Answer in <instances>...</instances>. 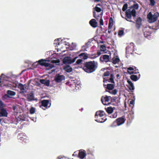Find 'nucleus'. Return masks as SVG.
I'll use <instances>...</instances> for the list:
<instances>
[{
    "label": "nucleus",
    "mask_w": 159,
    "mask_h": 159,
    "mask_svg": "<svg viewBox=\"0 0 159 159\" xmlns=\"http://www.w3.org/2000/svg\"><path fill=\"white\" fill-rule=\"evenodd\" d=\"M83 61V60L82 59H78L76 61L75 64V65H79V64H81Z\"/></svg>",
    "instance_id": "obj_35"
},
{
    "label": "nucleus",
    "mask_w": 159,
    "mask_h": 159,
    "mask_svg": "<svg viewBox=\"0 0 159 159\" xmlns=\"http://www.w3.org/2000/svg\"><path fill=\"white\" fill-rule=\"evenodd\" d=\"M86 155L85 151L80 152L79 153V156L81 159L84 158Z\"/></svg>",
    "instance_id": "obj_27"
},
{
    "label": "nucleus",
    "mask_w": 159,
    "mask_h": 159,
    "mask_svg": "<svg viewBox=\"0 0 159 159\" xmlns=\"http://www.w3.org/2000/svg\"><path fill=\"white\" fill-rule=\"evenodd\" d=\"M105 110L106 112L108 114H111L112 112L113 109L111 107H109L107 108H105Z\"/></svg>",
    "instance_id": "obj_29"
},
{
    "label": "nucleus",
    "mask_w": 159,
    "mask_h": 159,
    "mask_svg": "<svg viewBox=\"0 0 159 159\" xmlns=\"http://www.w3.org/2000/svg\"><path fill=\"white\" fill-rule=\"evenodd\" d=\"M131 7L133 8L132 10H131L130 9H128L126 10L125 15L127 18L126 19L128 21L135 23V22H134L130 20L132 18V16L134 17H135L136 16V12L135 9H138L139 5L137 3L134 4Z\"/></svg>",
    "instance_id": "obj_3"
},
{
    "label": "nucleus",
    "mask_w": 159,
    "mask_h": 159,
    "mask_svg": "<svg viewBox=\"0 0 159 159\" xmlns=\"http://www.w3.org/2000/svg\"><path fill=\"white\" fill-rule=\"evenodd\" d=\"M7 93L8 95L11 96H14L16 94V93L15 92L10 90H8L7 91Z\"/></svg>",
    "instance_id": "obj_30"
},
{
    "label": "nucleus",
    "mask_w": 159,
    "mask_h": 159,
    "mask_svg": "<svg viewBox=\"0 0 159 159\" xmlns=\"http://www.w3.org/2000/svg\"><path fill=\"white\" fill-rule=\"evenodd\" d=\"M26 95L27 100L29 102H30L36 100V99L34 98V94L33 93H30L29 94H27Z\"/></svg>",
    "instance_id": "obj_13"
},
{
    "label": "nucleus",
    "mask_w": 159,
    "mask_h": 159,
    "mask_svg": "<svg viewBox=\"0 0 159 159\" xmlns=\"http://www.w3.org/2000/svg\"><path fill=\"white\" fill-rule=\"evenodd\" d=\"M35 109L34 107H31L30 110V114H33L35 113Z\"/></svg>",
    "instance_id": "obj_31"
},
{
    "label": "nucleus",
    "mask_w": 159,
    "mask_h": 159,
    "mask_svg": "<svg viewBox=\"0 0 159 159\" xmlns=\"http://www.w3.org/2000/svg\"><path fill=\"white\" fill-rule=\"evenodd\" d=\"M130 45H131V46H132V47L133 48H134V44L133 43H130Z\"/></svg>",
    "instance_id": "obj_49"
},
{
    "label": "nucleus",
    "mask_w": 159,
    "mask_h": 159,
    "mask_svg": "<svg viewBox=\"0 0 159 159\" xmlns=\"http://www.w3.org/2000/svg\"><path fill=\"white\" fill-rule=\"evenodd\" d=\"M94 9L98 12H100L102 11V9L100 7H98L97 6H96V7L94 8Z\"/></svg>",
    "instance_id": "obj_34"
},
{
    "label": "nucleus",
    "mask_w": 159,
    "mask_h": 159,
    "mask_svg": "<svg viewBox=\"0 0 159 159\" xmlns=\"http://www.w3.org/2000/svg\"><path fill=\"white\" fill-rule=\"evenodd\" d=\"M99 23H100V25L102 26V25H104V22H103V19H102V17H101V18L100 19Z\"/></svg>",
    "instance_id": "obj_41"
},
{
    "label": "nucleus",
    "mask_w": 159,
    "mask_h": 159,
    "mask_svg": "<svg viewBox=\"0 0 159 159\" xmlns=\"http://www.w3.org/2000/svg\"><path fill=\"white\" fill-rule=\"evenodd\" d=\"M151 33H152V32L151 31H149V32H148V33H147V34H148V35H150V34H151Z\"/></svg>",
    "instance_id": "obj_48"
},
{
    "label": "nucleus",
    "mask_w": 159,
    "mask_h": 159,
    "mask_svg": "<svg viewBox=\"0 0 159 159\" xmlns=\"http://www.w3.org/2000/svg\"><path fill=\"white\" fill-rule=\"evenodd\" d=\"M100 60L102 62H108L110 60L109 56L107 55H102L100 57Z\"/></svg>",
    "instance_id": "obj_12"
},
{
    "label": "nucleus",
    "mask_w": 159,
    "mask_h": 159,
    "mask_svg": "<svg viewBox=\"0 0 159 159\" xmlns=\"http://www.w3.org/2000/svg\"><path fill=\"white\" fill-rule=\"evenodd\" d=\"M120 76V75L119 74H117L116 75V77L117 78V79H119V77Z\"/></svg>",
    "instance_id": "obj_50"
},
{
    "label": "nucleus",
    "mask_w": 159,
    "mask_h": 159,
    "mask_svg": "<svg viewBox=\"0 0 159 159\" xmlns=\"http://www.w3.org/2000/svg\"><path fill=\"white\" fill-rule=\"evenodd\" d=\"M78 57H75L72 58L70 57H65L63 60V63L64 64H69L75 62Z\"/></svg>",
    "instance_id": "obj_6"
},
{
    "label": "nucleus",
    "mask_w": 159,
    "mask_h": 159,
    "mask_svg": "<svg viewBox=\"0 0 159 159\" xmlns=\"http://www.w3.org/2000/svg\"><path fill=\"white\" fill-rule=\"evenodd\" d=\"M120 60L118 56L113 57L112 59V62L114 64H116L119 62Z\"/></svg>",
    "instance_id": "obj_24"
},
{
    "label": "nucleus",
    "mask_w": 159,
    "mask_h": 159,
    "mask_svg": "<svg viewBox=\"0 0 159 159\" xmlns=\"http://www.w3.org/2000/svg\"><path fill=\"white\" fill-rule=\"evenodd\" d=\"M103 85H104V86H106V85L105 84H103Z\"/></svg>",
    "instance_id": "obj_59"
},
{
    "label": "nucleus",
    "mask_w": 159,
    "mask_h": 159,
    "mask_svg": "<svg viewBox=\"0 0 159 159\" xmlns=\"http://www.w3.org/2000/svg\"><path fill=\"white\" fill-rule=\"evenodd\" d=\"M98 6H100L101 5L100 4H97L96 6H97V7Z\"/></svg>",
    "instance_id": "obj_55"
},
{
    "label": "nucleus",
    "mask_w": 159,
    "mask_h": 159,
    "mask_svg": "<svg viewBox=\"0 0 159 159\" xmlns=\"http://www.w3.org/2000/svg\"><path fill=\"white\" fill-rule=\"evenodd\" d=\"M97 68V66L94 61L85 62L82 67L84 70L88 73L93 72Z\"/></svg>",
    "instance_id": "obj_2"
},
{
    "label": "nucleus",
    "mask_w": 159,
    "mask_h": 159,
    "mask_svg": "<svg viewBox=\"0 0 159 159\" xmlns=\"http://www.w3.org/2000/svg\"><path fill=\"white\" fill-rule=\"evenodd\" d=\"M18 138L21 140L24 141L25 139H26L27 137L22 134H19L18 136Z\"/></svg>",
    "instance_id": "obj_23"
},
{
    "label": "nucleus",
    "mask_w": 159,
    "mask_h": 159,
    "mask_svg": "<svg viewBox=\"0 0 159 159\" xmlns=\"http://www.w3.org/2000/svg\"><path fill=\"white\" fill-rule=\"evenodd\" d=\"M150 1L149 5L151 6H153L155 5L156 2L155 0H149Z\"/></svg>",
    "instance_id": "obj_32"
},
{
    "label": "nucleus",
    "mask_w": 159,
    "mask_h": 159,
    "mask_svg": "<svg viewBox=\"0 0 159 159\" xmlns=\"http://www.w3.org/2000/svg\"><path fill=\"white\" fill-rule=\"evenodd\" d=\"M126 120L125 116H124L117 118L115 121H114L112 124L111 126L112 127H116L118 126H120L123 124Z\"/></svg>",
    "instance_id": "obj_4"
},
{
    "label": "nucleus",
    "mask_w": 159,
    "mask_h": 159,
    "mask_svg": "<svg viewBox=\"0 0 159 159\" xmlns=\"http://www.w3.org/2000/svg\"><path fill=\"white\" fill-rule=\"evenodd\" d=\"M5 107V105L1 100H0V110Z\"/></svg>",
    "instance_id": "obj_36"
},
{
    "label": "nucleus",
    "mask_w": 159,
    "mask_h": 159,
    "mask_svg": "<svg viewBox=\"0 0 159 159\" xmlns=\"http://www.w3.org/2000/svg\"><path fill=\"white\" fill-rule=\"evenodd\" d=\"M128 7V4L127 3H125L123 5V7L122 10L123 11H125L127 9Z\"/></svg>",
    "instance_id": "obj_37"
},
{
    "label": "nucleus",
    "mask_w": 159,
    "mask_h": 159,
    "mask_svg": "<svg viewBox=\"0 0 159 159\" xmlns=\"http://www.w3.org/2000/svg\"><path fill=\"white\" fill-rule=\"evenodd\" d=\"M1 111L0 112V116L7 117L8 113L6 110L3 108L0 110Z\"/></svg>",
    "instance_id": "obj_18"
},
{
    "label": "nucleus",
    "mask_w": 159,
    "mask_h": 159,
    "mask_svg": "<svg viewBox=\"0 0 159 159\" xmlns=\"http://www.w3.org/2000/svg\"><path fill=\"white\" fill-rule=\"evenodd\" d=\"M110 30V29H108V33L109 34L110 33H111V30Z\"/></svg>",
    "instance_id": "obj_53"
},
{
    "label": "nucleus",
    "mask_w": 159,
    "mask_h": 159,
    "mask_svg": "<svg viewBox=\"0 0 159 159\" xmlns=\"http://www.w3.org/2000/svg\"><path fill=\"white\" fill-rule=\"evenodd\" d=\"M159 15V13L157 12H156L154 15H152L151 12H150L147 15V17L151 22H154L157 20Z\"/></svg>",
    "instance_id": "obj_7"
},
{
    "label": "nucleus",
    "mask_w": 159,
    "mask_h": 159,
    "mask_svg": "<svg viewBox=\"0 0 159 159\" xmlns=\"http://www.w3.org/2000/svg\"><path fill=\"white\" fill-rule=\"evenodd\" d=\"M117 112H115L113 114L111 115L110 116V117L111 118H116L117 117Z\"/></svg>",
    "instance_id": "obj_38"
},
{
    "label": "nucleus",
    "mask_w": 159,
    "mask_h": 159,
    "mask_svg": "<svg viewBox=\"0 0 159 159\" xmlns=\"http://www.w3.org/2000/svg\"><path fill=\"white\" fill-rule=\"evenodd\" d=\"M64 69L67 72H70L72 71V68L69 65L64 66Z\"/></svg>",
    "instance_id": "obj_25"
},
{
    "label": "nucleus",
    "mask_w": 159,
    "mask_h": 159,
    "mask_svg": "<svg viewBox=\"0 0 159 159\" xmlns=\"http://www.w3.org/2000/svg\"><path fill=\"white\" fill-rule=\"evenodd\" d=\"M65 79V76L63 75H61L59 74H57L55 77L54 80L57 83H61Z\"/></svg>",
    "instance_id": "obj_9"
},
{
    "label": "nucleus",
    "mask_w": 159,
    "mask_h": 159,
    "mask_svg": "<svg viewBox=\"0 0 159 159\" xmlns=\"http://www.w3.org/2000/svg\"><path fill=\"white\" fill-rule=\"evenodd\" d=\"M18 87L21 91L20 92V93H24L25 92V89L24 86L22 84H19Z\"/></svg>",
    "instance_id": "obj_22"
},
{
    "label": "nucleus",
    "mask_w": 159,
    "mask_h": 159,
    "mask_svg": "<svg viewBox=\"0 0 159 159\" xmlns=\"http://www.w3.org/2000/svg\"><path fill=\"white\" fill-rule=\"evenodd\" d=\"M46 80H44V79H41L40 80V82L41 84H45V82H46Z\"/></svg>",
    "instance_id": "obj_44"
},
{
    "label": "nucleus",
    "mask_w": 159,
    "mask_h": 159,
    "mask_svg": "<svg viewBox=\"0 0 159 159\" xmlns=\"http://www.w3.org/2000/svg\"><path fill=\"white\" fill-rule=\"evenodd\" d=\"M144 35H145V37H147V36H146V35H145V33H144Z\"/></svg>",
    "instance_id": "obj_58"
},
{
    "label": "nucleus",
    "mask_w": 159,
    "mask_h": 159,
    "mask_svg": "<svg viewBox=\"0 0 159 159\" xmlns=\"http://www.w3.org/2000/svg\"><path fill=\"white\" fill-rule=\"evenodd\" d=\"M36 63H34L33 64V65L34 66V65H35V64H36Z\"/></svg>",
    "instance_id": "obj_57"
},
{
    "label": "nucleus",
    "mask_w": 159,
    "mask_h": 159,
    "mask_svg": "<svg viewBox=\"0 0 159 159\" xmlns=\"http://www.w3.org/2000/svg\"><path fill=\"white\" fill-rule=\"evenodd\" d=\"M110 75V78L109 79H107L106 78H103V82L104 83L107 82L111 83L113 84H108L107 85L106 89L109 90H111L113 89L115 86V82L114 79L115 77L113 74H111L110 72L109 71H107L105 72L103 75V77L108 76Z\"/></svg>",
    "instance_id": "obj_1"
},
{
    "label": "nucleus",
    "mask_w": 159,
    "mask_h": 159,
    "mask_svg": "<svg viewBox=\"0 0 159 159\" xmlns=\"http://www.w3.org/2000/svg\"><path fill=\"white\" fill-rule=\"evenodd\" d=\"M127 72L129 74L139 73L138 69L136 70V68L135 66L134 67H130L128 68L127 69Z\"/></svg>",
    "instance_id": "obj_10"
},
{
    "label": "nucleus",
    "mask_w": 159,
    "mask_h": 159,
    "mask_svg": "<svg viewBox=\"0 0 159 159\" xmlns=\"http://www.w3.org/2000/svg\"><path fill=\"white\" fill-rule=\"evenodd\" d=\"M100 43H104V41H102L101 42H100Z\"/></svg>",
    "instance_id": "obj_56"
},
{
    "label": "nucleus",
    "mask_w": 159,
    "mask_h": 159,
    "mask_svg": "<svg viewBox=\"0 0 159 159\" xmlns=\"http://www.w3.org/2000/svg\"><path fill=\"white\" fill-rule=\"evenodd\" d=\"M124 34V31L123 30H119L118 32V35L120 37H121Z\"/></svg>",
    "instance_id": "obj_33"
},
{
    "label": "nucleus",
    "mask_w": 159,
    "mask_h": 159,
    "mask_svg": "<svg viewBox=\"0 0 159 159\" xmlns=\"http://www.w3.org/2000/svg\"><path fill=\"white\" fill-rule=\"evenodd\" d=\"M112 99V98L111 96L106 95L103 98H101V101L104 105H107L109 104V102L110 100Z\"/></svg>",
    "instance_id": "obj_11"
},
{
    "label": "nucleus",
    "mask_w": 159,
    "mask_h": 159,
    "mask_svg": "<svg viewBox=\"0 0 159 159\" xmlns=\"http://www.w3.org/2000/svg\"><path fill=\"white\" fill-rule=\"evenodd\" d=\"M94 1L95 2H99L100 1V0H94Z\"/></svg>",
    "instance_id": "obj_51"
},
{
    "label": "nucleus",
    "mask_w": 159,
    "mask_h": 159,
    "mask_svg": "<svg viewBox=\"0 0 159 159\" xmlns=\"http://www.w3.org/2000/svg\"><path fill=\"white\" fill-rule=\"evenodd\" d=\"M113 25V19L112 17H111L109 19L108 29H111L112 28Z\"/></svg>",
    "instance_id": "obj_28"
},
{
    "label": "nucleus",
    "mask_w": 159,
    "mask_h": 159,
    "mask_svg": "<svg viewBox=\"0 0 159 159\" xmlns=\"http://www.w3.org/2000/svg\"><path fill=\"white\" fill-rule=\"evenodd\" d=\"M60 62V60L59 59H57L56 60H52L51 61V62L53 63H59Z\"/></svg>",
    "instance_id": "obj_39"
},
{
    "label": "nucleus",
    "mask_w": 159,
    "mask_h": 159,
    "mask_svg": "<svg viewBox=\"0 0 159 159\" xmlns=\"http://www.w3.org/2000/svg\"><path fill=\"white\" fill-rule=\"evenodd\" d=\"M140 74H139L138 76L134 75H131L130 76V78L134 81H136L138 80L140 77Z\"/></svg>",
    "instance_id": "obj_20"
},
{
    "label": "nucleus",
    "mask_w": 159,
    "mask_h": 159,
    "mask_svg": "<svg viewBox=\"0 0 159 159\" xmlns=\"http://www.w3.org/2000/svg\"><path fill=\"white\" fill-rule=\"evenodd\" d=\"M127 82L128 83V86L129 89L131 90V91L132 92V90H133L134 89V87L133 83L130 81L127 80Z\"/></svg>",
    "instance_id": "obj_21"
},
{
    "label": "nucleus",
    "mask_w": 159,
    "mask_h": 159,
    "mask_svg": "<svg viewBox=\"0 0 159 159\" xmlns=\"http://www.w3.org/2000/svg\"><path fill=\"white\" fill-rule=\"evenodd\" d=\"M105 112L103 111H99L96 112L95 118H96L98 116L103 117L105 116Z\"/></svg>",
    "instance_id": "obj_16"
},
{
    "label": "nucleus",
    "mask_w": 159,
    "mask_h": 159,
    "mask_svg": "<svg viewBox=\"0 0 159 159\" xmlns=\"http://www.w3.org/2000/svg\"><path fill=\"white\" fill-rule=\"evenodd\" d=\"M12 108L13 110H14V111H15L16 109H17V107L15 106H13Z\"/></svg>",
    "instance_id": "obj_47"
},
{
    "label": "nucleus",
    "mask_w": 159,
    "mask_h": 159,
    "mask_svg": "<svg viewBox=\"0 0 159 159\" xmlns=\"http://www.w3.org/2000/svg\"><path fill=\"white\" fill-rule=\"evenodd\" d=\"M89 24L93 28H95L98 26V23L94 19H92L90 20Z\"/></svg>",
    "instance_id": "obj_14"
},
{
    "label": "nucleus",
    "mask_w": 159,
    "mask_h": 159,
    "mask_svg": "<svg viewBox=\"0 0 159 159\" xmlns=\"http://www.w3.org/2000/svg\"><path fill=\"white\" fill-rule=\"evenodd\" d=\"M95 119V120L96 121L100 123H103L107 120V118L105 116L103 117L98 116V117Z\"/></svg>",
    "instance_id": "obj_17"
},
{
    "label": "nucleus",
    "mask_w": 159,
    "mask_h": 159,
    "mask_svg": "<svg viewBox=\"0 0 159 159\" xmlns=\"http://www.w3.org/2000/svg\"><path fill=\"white\" fill-rule=\"evenodd\" d=\"M47 60L41 59L38 61V63L41 66H44L45 67H48V70L54 67L53 65L47 62Z\"/></svg>",
    "instance_id": "obj_5"
},
{
    "label": "nucleus",
    "mask_w": 159,
    "mask_h": 159,
    "mask_svg": "<svg viewBox=\"0 0 159 159\" xmlns=\"http://www.w3.org/2000/svg\"><path fill=\"white\" fill-rule=\"evenodd\" d=\"M100 48L103 51H105L106 50V47L104 45H101L100 46Z\"/></svg>",
    "instance_id": "obj_40"
},
{
    "label": "nucleus",
    "mask_w": 159,
    "mask_h": 159,
    "mask_svg": "<svg viewBox=\"0 0 159 159\" xmlns=\"http://www.w3.org/2000/svg\"><path fill=\"white\" fill-rule=\"evenodd\" d=\"M41 105L40 106V107L43 110L49 107L51 105V103H50V105L48 106L49 103V100H48L44 99L41 101Z\"/></svg>",
    "instance_id": "obj_8"
},
{
    "label": "nucleus",
    "mask_w": 159,
    "mask_h": 159,
    "mask_svg": "<svg viewBox=\"0 0 159 159\" xmlns=\"http://www.w3.org/2000/svg\"><path fill=\"white\" fill-rule=\"evenodd\" d=\"M142 19L139 17L136 20V27L138 29H139L142 25Z\"/></svg>",
    "instance_id": "obj_15"
},
{
    "label": "nucleus",
    "mask_w": 159,
    "mask_h": 159,
    "mask_svg": "<svg viewBox=\"0 0 159 159\" xmlns=\"http://www.w3.org/2000/svg\"><path fill=\"white\" fill-rule=\"evenodd\" d=\"M2 77L1 76H0V84L2 83L1 80Z\"/></svg>",
    "instance_id": "obj_52"
},
{
    "label": "nucleus",
    "mask_w": 159,
    "mask_h": 159,
    "mask_svg": "<svg viewBox=\"0 0 159 159\" xmlns=\"http://www.w3.org/2000/svg\"><path fill=\"white\" fill-rule=\"evenodd\" d=\"M134 100H132L130 102L129 105L131 104L132 105L134 106Z\"/></svg>",
    "instance_id": "obj_46"
},
{
    "label": "nucleus",
    "mask_w": 159,
    "mask_h": 159,
    "mask_svg": "<svg viewBox=\"0 0 159 159\" xmlns=\"http://www.w3.org/2000/svg\"><path fill=\"white\" fill-rule=\"evenodd\" d=\"M98 55H99L101 54V53L100 52H98Z\"/></svg>",
    "instance_id": "obj_54"
},
{
    "label": "nucleus",
    "mask_w": 159,
    "mask_h": 159,
    "mask_svg": "<svg viewBox=\"0 0 159 159\" xmlns=\"http://www.w3.org/2000/svg\"><path fill=\"white\" fill-rule=\"evenodd\" d=\"M78 57H80L81 58L84 59V60L87 59L88 57L87 54L85 53H81L79 55Z\"/></svg>",
    "instance_id": "obj_26"
},
{
    "label": "nucleus",
    "mask_w": 159,
    "mask_h": 159,
    "mask_svg": "<svg viewBox=\"0 0 159 159\" xmlns=\"http://www.w3.org/2000/svg\"><path fill=\"white\" fill-rule=\"evenodd\" d=\"M117 90L116 89H114L113 90L111 93H112V94H113L114 95H115L117 93Z\"/></svg>",
    "instance_id": "obj_43"
},
{
    "label": "nucleus",
    "mask_w": 159,
    "mask_h": 159,
    "mask_svg": "<svg viewBox=\"0 0 159 159\" xmlns=\"http://www.w3.org/2000/svg\"><path fill=\"white\" fill-rule=\"evenodd\" d=\"M50 80H46L44 84L47 86H49L50 85Z\"/></svg>",
    "instance_id": "obj_42"
},
{
    "label": "nucleus",
    "mask_w": 159,
    "mask_h": 159,
    "mask_svg": "<svg viewBox=\"0 0 159 159\" xmlns=\"http://www.w3.org/2000/svg\"><path fill=\"white\" fill-rule=\"evenodd\" d=\"M128 117H127V118L129 117H131L130 119L131 120H132L134 118V117L133 116H132V115L130 113H129L128 115Z\"/></svg>",
    "instance_id": "obj_45"
},
{
    "label": "nucleus",
    "mask_w": 159,
    "mask_h": 159,
    "mask_svg": "<svg viewBox=\"0 0 159 159\" xmlns=\"http://www.w3.org/2000/svg\"><path fill=\"white\" fill-rule=\"evenodd\" d=\"M102 12L100 14H97L94 11H93V17L95 18L98 20L99 19H100L101 17H102Z\"/></svg>",
    "instance_id": "obj_19"
}]
</instances>
